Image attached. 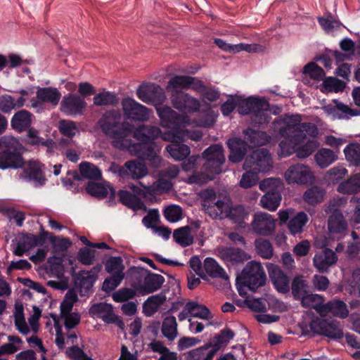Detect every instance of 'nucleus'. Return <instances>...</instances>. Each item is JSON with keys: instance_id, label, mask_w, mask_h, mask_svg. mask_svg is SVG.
<instances>
[{"instance_id": "1", "label": "nucleus", "mask_w": 360, "mask_h": 360, "mask_svg": "<svg viewBox=\"0 0 360 360\" xmlns=\"http://www.w3.org/2000/svg\"><path fill=\"white\" fill-rule=\"evenodd\" d=\"M121 115L112 110L104 113L98 121L99 126L104 134L112 139L113 147L120 150L132 151V148H142L141 144H133L127 139L131 134V125L127 122H120Z\"/></svg>"}, {"instance_id": "2", "label": "nucleus", "mask_w": 360, "mask_h": 360, "mask_svg": "<svg viewBox=\"0 0 360 360\" xmlns=\"http://www.w3.org/2000/svg\"><path fill=\"white\" fill-rule=\"evenodd\" d=\"M156 112L162 127L172 129V131L162 132L159 137L166 141L174 143L181 142V128L190 125L189 117L180 114L168 105L156 107Z\"/></svg>"}, {"instance_id": "3", "label": "nucleus", "mask_w": 360, "mask_h": 360, "mask_svg": "<svg viewBox=\"0 0 360 360\" xmlns=\"http://www.w3.org/2000/svg\"><path fill=\"white\" fill-rule=\"evenodd\" d=\"M273 124L274 129L290 143L294 141L295 136H300L304 132L313 138H316L319 134V129L314 124L302 123V117L297 114L279 117Z\"/></svg>"}, {"instance_id": "4", "label": "nucleus", "mask_w": 360, "mask_h": 360, "mask_svg": "<svg viewBox=\"0 0 360 360\" xmlns=\"http://www.w3.org/2000/svg\"><path fill=\"white\" fill-rule=\"evenodd\" d=\"M202 157L206 159V163L202 169L205 173H195L188 178V181L192 184H204L214 179L215 174L222 172L221 165L225 161L224 150L221 146L216 144L207 148L202 153Z\"/></svg>"}, {"instance_id": "5", "label": "nucleus", "mask_w": 360, "mask_h": 360, "mask_svg": "<svg viewBox=\"0 0 360 360\" xmlns=\"http://www.w3.org/2000/svg\"><path fill=\"white\" fill-rule=\"evenodd\" d=\"M0 169H17L23 166L24 160L20 153L22 146L13 136L0 137Z\"/></svg>"}, {"instance_id": "6", "label": "nucleus", "mask_w": 360, "mask_h": 360, "mask_svg": "<svg viewBox=\"0 0 360 360\" xmlns=\"http://www.w3.org/2000/svg\"><path fill=\"white\" fill-rule=\"evenodd\" d=\"M204 211L212 219H222L227 217L230 199L221 198L212 189H206L200 193Z\"/></svg>"}, {"instance_id": "7", "label": "nucleus", "mask_w": 360, "mask_h": 360, "mask_svg": "<svg viewBox=\"0 0 360 360\" xmlns=\"http://www.w3.org/2000/svg\"><path fill=\"white\" fill-rule=\"evenodd\" d=\"M273 167L272 158L268 150L257 149L248 155L244 161L243 169H251L256 172L266 173Z\"/></svg>"}, {"instance_id": "8", "label": "nucleus", "mask_w": 360, "mask_h": 360, "mask_svg": "<svg viewBox=\"0 0 360 360\" xmlns=\"http://www.w3.org/2000/svg\"><path fill=\"white\" fill-rule=\"evenodd\" d=\"M344 203L342 199L333 200L328 203L326 212L329 211L331 214L328 219V229L330 233L338 235V238H342L347 233V222L345 220L342 212L338 207Z\"/></svg>"}, {"instance_id": "9", "label": "nucleus", "mask_w": 360, "mask_h": 360, "mask_svg": "<svg viewBox=\"0 0 360 360\" xmlns=\"http://www.w3.org/2000/svg\"><path fill=\"white\" fill-rule=\"evenodd\" d=\"M136 96L143 103L155 105H162L167 99L164 89L154 83L140 85L136 89Z\"/></svg>"}, {"instance_id": "10", "label": "nucleus", "mask_w": 360, "mask_h": 360, "mask_svg": "<svg viewBox=\"0 0 360 360\" xmlns=\"http://www.w3.org/2000/svg\"><path fill=\"white\" fill-rule=\"evenodd\" d=\"M245 285L252 291H255L259 287L265 284L266 275L261 264L255 261L247 264L243 271Z\"/></svg>"}, {"instance_id": "11", "label": "nucleus", "mask_w": 360, "mask_h": 360, "mask_svg": "<svg viewBox=\"0 0 360 360\" xmlns=\"http://www.w3.org/2000/svg\"><path fill=\"white\" fill-rule=\"evenodd\" d=\"M124 116L127 119L139 122L149 120L153 112L131 98H125L121 102Z\"/></svg>"}, {"instance_id": "12", "label": "nucleus", "mask_w": 360, "mask_h": 360, "mask_svg": "<svg viewBox=\"0 0 360 360\" xmlns=\"http://www.w3.org/2000/svg\"><path fill=\"white\" fill-rule=\"evenodd\" d=\"M309 328L312 333L332 339H340L343 336L338 322L335 321L317 319L310 323Z\"/></svg>"}, {"instance_id": "13", "label": "nucleus", "mask_w": 360, "mask_h": 360, "mask_svg": "<svg viewBox=\"0 0 360 360\" xmlns=\"http://www.w3.org/2000/svg\"><path fill=\"white\" fill-rule=\"evenodd\" d=\"M192 88L193 89L200 91L205 88L202 82L198 79L185 75H175L172 77L167 83L166 89L171 94L183 92V89Z\"/></svg>"}, {"instance_id": "14", "label": "nucleus", "mask_w": 360, "mask_h": 360, "mask_svg": "<svg viewBox=\"0 0 360 360\" xmlns=\"http://www.w3.org/2000/svg\"><path fill=\"white\" fill-rule=\"evenodd\" d=\"M276 221V219L268 213L256 212L251 222L252 229L257 235L271 236L275 231Z\"/></svg>"}, {"instance_id": "15", "label": "nucleus", "mask_w": 360, "mask_h": 360, "mask_svg": "<svg viewBox=\"0 0 360 360\" xmlns=\"http://www.w3.org/2000/svg\"><path fill=\"white\" fill-rule=\"evenodd\" d=\"M288 184H307L312 182L314 175L309 167L302 164L290 166L285 172Z\"/></svg>"}, {"instance_id": "16", "label": "nucleus", "mask_w": 360, "mask_h": 360, "mask_svg": "<svg viewBox=\"0 0 360 360\" xmlns=\"http://www.w3.org/2000/svg\"><path fill=\"white\" fill-rule=\"evenodd\" d=\"M170 101L172 106L181 112H195L200 108V101L185 92L171 94Z\"/></svg>"}, {"instance_id": "17", "label": "nucleus", "mask_w": 360, "mask_h": 360, "mask_svg": "<svg viewBox=\"0 0 360 360\" xmlns=\"http://www.w3.org/2000/svg\"><path fill=\"white\" fill-rule=\"evenodd\" d=\"M49 233L46 231H42L39 235L32 234L23 235L18 240L13 254L18 257H22L24 253L37 246L43 245Z\"/></svg>"}, {"instance_id": "18", "label": "nucleus", "mask_w": 360, "mask_h": 360, "mask_svg": "<svg viewBox=\"0 0 360 360\" xmlns=\"http://www.w3.org/2000/svg\"><path fill=\"white\" fill-rule=\"evenodd\" d=\"M291 143L295 146V153L299 158L309 157L319 146L315 138L309 136L306 132L300 136H295Z\"/></svg>"}, {"instance_id": "19", "label": "nucleus", "mask_w": 360, "mask_h": 360, "mask_svg": "<svg viewBox=\"0 0 360 360\" xmlns=\"http://www.w3.org/2000/svg\"><path fill=\"white\" fill-rule=\"evenodd\" d=\"M86 103L82 96L68 94L63 97L60 110L68 115L82 114L86 108Z\"/></svg>"}, {"instance_id": "20", "label": "nucleus", "mask_w": 360, "mask_h": 360, "mask_svg": "<svg viewBox=\"0 0 360 360\" xmlns=\"http://www.w3.org/2000/svg\"><path fill=\"white\" fill-rule=\"evenodd\" d=\"M217 255L227 264L243 263L250 258L243 250L231 247H221L217 249Z\"/></svg>"}, {"instance_id": "21", "label": "nucleus", "mask_w": 360, "mask_h": 360, "mask_svg": "<svg viewBox=\"0 0 360 360\" xmlns=\"http://www.w3.org/2000/svg\"><path fill=\"white\" fill-rule=\"evenodd\" d=\"M337 261L338 257L335 252L329 248H325L315 254L313 264L319 273H326Z\"/></svg>"}, {"instance_id": "22", "label": "nucleus", "mask_w": 360, "mask_h": 360, "mask_svg": "<svg viewBox=\"0 0 360 360\" xmlns=\"http://www.w3.org/2000/svg\"><path fill=\"white\" fill-rule=\"evenodd\" d=\"M37 98L31 100V105L36 108L39 105V101L49 103L53 106H56L59 103L61 98V94L56 87H39L36 92Z\"/></svg>"}, {"instance_id": "23", "label": "nucleus", "mask_w": 360, "mask_h": 360, "mask_svg": "<svg viewBox=\"0 0 360 360\" xmlns=\"http://www.w3.org/2000/svg\"><path fill=\"white\" fill-rule=\"evenodd\" d=\"M214 44L222 50L233 53H238L241 51H245L249 53L262 52L264 51V47L263 46L256 44H229L221 39H215Z\"/></svg>"}, {"instance_id": "24", "label": "nucleus", "mask_w": 360, "mask_h": 360, "mask_svg": "<svg viewBox=\"0 0 360 360\" xmlns=\"http://www.w3.org/2000/svg\"><path fill=\"white\" fill-rule=\"evenodd\" d=\"M89 313L101 319L107 323H116L118 319V316L113 311L112 306L104 302L92 305L89 309Z\"/></svg>"}, {"instance_id": "25", "label": "nucleus", "mask_w": 360, "mask_h": 360, "mask_svg": "<svg viewBox=\"0 0 360 360\" xmlns=\"http://www.w3.org/2000/svg\"><path fill=\"white\" fill-rule=\"evenodd\" d=\"M161 129L155 126L141 124L133 131L134 137L143 143H149L158 138Z\"/></svg>"}, {"instance_id": "26", "label": "nucleus", "mask_w": 360, "mask_h": 360, "mask_svg": "<svg viewBox=\"0 0 360 360\" xmlns=\"http://www.w3.org/2000/svg\"><path fill=\"white\" fill-rule=\"evenodd\" d=\"M33 115L25 110H21L14 114L11 120V127L18 132L29 129L33 120Z\"/></svg>"}, {"instance_id": "27", "label": "nucleus", "mask_w": 360, "mask_h": 360, "mask_svg": "<svg viewBox=\"0 0 360 360\" xmlns=\"http://www.w3.org/2000/svg\"><path fill=\"white\" fill-rule=\"evenodd\" d=\"M203 272L205 277L209 276L212 278H221L224 281L229 279V275L225 270L212 257H207L203 262Z\"/></svg>"}, {"instance_id": "28", "label": "nucleus", "mask_w": 360, "mask_h": 360, "mask_svg": "<svg viewBox=\"0 0 360 360\" xmlns=\"http://www.w3.org/2000/svg\"><path fill=\"white\" fill-rule=\"evenodd\" d=\"M102 269L101 264L94 266L90 271H81L78 273L76 282L85 290L90 289L98 278V274Z\"/></svg>"}, {"instance_id": "29", "label": "nucleus", "mask_w": 360, "mask_h": 360, "mask_svg": "<svg viewBox=\"0 0 360 360\" xmlns=\"http://www.w3.org/2000/svg\"><path fill=\"white\" fill-rule=\"evenodd\" d=\"M120 202L127 207L135 212L142 210L146 211V206L139 197V195L131 193L128 191L121 190L118 192Z\"/></svg>"}, {"instance_id": "30", "label": "nucleus", "mask_w": 360, "mask_h": 360, "mask_svg": "<svg viewBox=\"0 0 360 360\" xmlns=\"http://www.w3.org/2000/svg\"><path fill=\"white\" fill-rule=\"evenodd\" d=\"M227 144L231 150V154L229 156V160L234 163L240 162L247 151L246 142L240 139L233 138L229 139Z\"/></svg>"}, {"instance_id": "31", "label": "nucleus", "mask_w": 360, "mask_h": 360, "mask_svg": "<svg viewBox=\"0 0 360 360\" xmlns=\"http://www.w3.org/2000/svg\"><path fill=\"white\" fill-rule=\"evenodd\" d=\"M269 276L276 289L281 292L289 291V280L288 276L277 266H273L269 269Z\"/></svg>"}, {"instance_id": "32", "label": "nucleus", "mask_w": 360, "mask_h": 360, "mask_svg": "<svg viewBox=\"0 0 360 360\" xmlns=\"http://www.w3.org/2000/svg\"><path fill=\"white\" fill-rule=\"evenodd\" d=\"M267 108V101L264 98L250 97L240 102L238 111L240 115L253 114L255 109Z\"/></svg>"}, {"instance_id": "33", "label": "nucleus", "mask_w": 360, "mask_h": 360, "mask_svg": "<svg viewBox=\"0 0 360 360\" xmlns=\"http://www.w3.org/2000/svg\"><path fill=\"white\" fill-rule=\"evenodd\" d=\"M124 166L127 168L128 177L132 179H142L148 173L146 164L137 160L127 161Z\"/></svg>"}, {"instance_id": "34", "label": "nucleus", "mask_w": 360, "mask_h": 360, "mask_svg": "<svg viewBox=\"0 0 360 360\" xmlns=\"http://www.w3.org/2000/svg\"><path fill=\"white\" fill-rule=\"evenodd\" d=\"M314 160L319 167L324 169L338 160V153L330 148H322L314 155Z\"/></svg>"}, {"instance_id": "35", "label": "nucleus", "mask_w": 360, "mask_h": 360, "mask_svg": "<svg viewBox=\"0 0 360 360\" xmlns=\"http://www.w3.org/2000/svg\"><path fill=\"white\" fill-rule=\"evenodd\" d=\"M161 333L168 341L173 342L178 336V324L174 316H166L162 323Z\"/></svg>"}, {"instance_id": "36", "label": "nucleus", "mask_w": 360, "mask_h": 360, "mask_svg": "<svg viewBox=\"0 0 360 360\" xmlns=\"http://www.w3.org/2000/svg\"><path fill=\"white\" fill-rule=\"evenodd\" d=\"M337 191L343 194L352 195L360 191V173L352 175L339 184Z\"/></svg>"}, {"instance_id": "37", "label": "nucleus", "mask_w": 360, "mask_h": 360, "mask_svg": "<svg viewBox=\"0 0 360 360\" xmlns=\"http://www.w3.org/2000/svg\"><path fill=\"white\" fill-rule=\"evenodd\" d=\"M310 291L308 281L302 275L294 277L291 283L292 295L296 300H300Z\"/></svg>"}, {"instance_id": "38", "label": "nucleus", "mask_w": 360, "mask_h": 360, "mask_svg": "<svg viewBox=\"0 0 360 360\" xmlns=\"http://www.w3.org/2000/svg\"><path fill=\"white\" fill-rule=\"evenodd\" d=\"M172 186L173 184L171 181L165 177L159 176V179L153 184L148 186L146 188V192L148 193V200H151L155 195L169 191Z\"/></svg>"}, {"instance_id": "39", "label": "nucleus", "mask_w": 360, "mask_h": 360, "mask_svg": "<svg viewBox=\"0 0 360 360\" xmlns=\"http://www.w3.org/2000/svg\"><path fill=\"white\" fill-rule=\"evenodd\" d=\"M87 193L97 198H104L110 193L115 195V190L108 185L89 181L86 187Z\"/></svg>"}, {"instance_id": "40", "label": "nucleus", "mask_w": 360, "mask_h": 360, "mask_svg": "<svg viewBox=\"0 0 360 360\" xmlns=\"http://www.w3.org/2000/svg\"><path fill=\"white\" fill-rule=\"evenodd\" d=\"M166 300L164 294L160 293L148 297L143 306V313L146 316H153Z\"/></svg>"}, {"instance_id": "41", "label": "nucleus", "mask_w": 360, "mask_h": 360, "mask_svg": "<svg viewBox=\"0 0 360 360\" xmlns=\"http://www.w3.org/2000/svg\"><path fill=\"white\" fill-rule=\"evenodd\" d=\"M165 281L162 276L159 274H148L145 277L144 283L141 288L144 294L153 292L160 288Z\"/></svg>"}, {"instance_id": "42", "label": "nucleus", "mask_w": 360, "mask_h": 360, "mask_svg": "<svg viewBox=\"0 0 360 360\" xmlns=\"http://www.w3.org/2000/svg\"><path fill=\"white\" fill-rule=\"evenodd\" d=\"M343 152L346 161L350 165L354 167L360 165V143L352 142L347 144Z\"/></svg>"}, {"instance_id": "43", "label": "nucleus", "mask_w": 360, "mask_h": 360, "mask_svg": "<svg viewBox=\"0 0 360 360\" xmlns=\"http://www.w3.org/2000/svg\"><path fill=\"white\" fill-rule=\"evenodd\" d=\"M283 183L280 178H267L262 180L259 188L265 193H281L283 189Z\"/></svg>"}, {"instance_id": "44", "label": "nucleus", "mask_w": 360, "mask_h": 360, "mask_svg": "<svg viewBox=\"0 0 360 360\" xmlns=\"http://www.w3.org/2000/svg\"><path fill=\"white\" fill-rule=\"evenodd\" d=\"M244 134L248 141L253 146H262L269 142L271 136L267 135L265 131H256L252 129H248L244 131Z\"/></svg>"}, {"instance_id": "45", "label": "nucleus", "mask_w": 360, "mask_h": 360, "mask_svg": "<svg viewBox=\"0 0 360 360\" xmlns=\"http://www.w3.org/2000/svg\"><path fill=\"white\" fill-rule=\"evenodd\" d=\"M166 150L176 161L186 159L191 153L190 148L185 144L172 143L166 147Z\"/></svg>"}, {"instance_id": "46", "label": "nucleus", "mask_w": 360, "mask_h": 360, "mask_svg": "<svg viewBox=\"0 0 360 360\" xmlns=\"http://www.w3.org/2000/svg\"><path fill=\"white\" fill-rule=\"evenodd\" d=\"M235 336V333L229 328H224L213 337L214 342V349H211V352H214L216 354L219 349L225 347L231 340Z\"/></svg>"}, {"instance_id": "47", "label": "nucleus", "mask_w": 360, "mask_h": 360, "mask_svg": "<svg viewBox=\"0 0 360 360\" xmlns=\"http://www.w3.org/2000/svg\"><path fill=\"white\" fill-rule=\"evenodd\" d=\"M308 219L306 213L303 212H298L294 217L290 219L288 224V228L290 232L292 235L302 233Z\"/></svg>"}, {"instance_id": "48", "label": "nucleus", "mask_w": 360, "mask_h": 360, "mask_svg": "<svg viewBox=\"0 0 360 360\" xmlns=\"http://www.w3.org/2000/svg\"><path fill=\"white\" fill-rule=\"evenodd\" d=\"M173 238L177 243L183 247L188 246L193 242L191 229L188 226L176 229L173 233Z\"/></svg>"}, {"instance_id": "49", "label": "nucleus", "mask_w": 360, "mask_h": 360, "mask_svg": "<svg viewBox=\"0 0 360 360\" xmlns=\"http://www.w3.org/2000/svg\"><path fill=\"white\" fill-rule=\"evenodd\" d=\"M14 323L17 330L22 335H27L30 333V328L27 326L23 313V306L16 304L14 311Z\"/></svg>"}, {"instance_id": "50", "label": "nucleus", "mask_w": 360, "mask_h": 360, "mask_svg": "<svg viewBox=\"0 0 360 360\" xmlns=\"http://www.w3.org/2000/svg\"><path fill=\"white\" fill-rule=\"evenodd\" d=\"M281 193H265L260 199V205L269 211H275L281 201Z\"/></svg>"}, {"instance_id": "51", "label": "nucleus", "mask_w": 360, "mask_h": 360, "mask_svg": "<svg viewBox=\"0 0 360 360\" xmlns=\"http://www.w3.org/2000/svg\"><path fill=\"white\" fill-rule=\"evenodd\" d=\"M257 253L265 259H271L274 255V249L269 240L258 238L255 241Z\"/></svg>"}, {"instance_id": "52", "label": "nucleus", "mask_w": 360, "mask_h": 360, "mask_svg": "<svg viewBox=\"0 0 360 360\" xmlns=\"http://www.w3.org/2000/svg\"><path fill=\"white\" fill-rule=\"evenodd\" d=\"M93 100L94 104L96 106L115 105L118 103L116 94L107 91L96 94Z\"/></svg>"}, {"instance_id": "53", "label": "nucleus", "mask_w": 360, "mask_h": 360, "mask_svg": "<svg viewBox=\"0 0 360 360\" xmlns=\"http://www.w3.org/2000/svg\"><path fill=\"white\" fill-rule=\"evenodd\" d=\"M325 191L318 186H313L307 189L304 193L303 198L310 205H315L323 200Z\"/></svg>"}, {"instance_id": "54", "label": "nucleus", "mask_w": 360, "mask_h": 360, "mask_svg": "<svg viewBox=\"0 0 360 360\" xmlns=\"http://www.w3.org/2000/svg\"><path fill=\"white\" fill-rule=\"evenodd\" d=\"M185 309L192 317L200 318L202 319H208L210 315L209 309L204 305L199 304L197 302H188L186 305Z\"/></svg>"}, {"instance_id": "55", "label": "nucleus", "mask_w": 360, "mask_h": 360, "mask_svg": "<svg viewBox=\"0 0 360 360\" xmlns=\"http://www.w3.org/2000/svg\"><path fill=\"white\" fill-rule=\"evenodd\" d=\"M26 172L28 174L30 179L37 181L40 185H42L46 179L42 174L41 165L37 161H29L26 168Z\"/></svg>"}, {"instance_id": "56", "label": "nucleus", "mask_w": 360, "mask_h": 360, "mask_svg": "<svg viewBox=\"0 0 360 360\" xmlns=\"http://www.w3.org/2000/svg\"><path fill=\"white\" fill-rule=\"evenodd\" d=\"M79 172L81 175L86 179L98 180L101 178V170L89 162H82L79 165Z\"/></svg>"}, {"instance_id": "57", "label": "nucleus", "mask_w": 360, "mask_h": 360, "mask_svg": "<svg viewBox=\"0 0 360 360\" xmlns=\"http://www.w3.org/2000/svg\"><path fill=\"white\" fill-rule=\"evenodd\" d=\"M258 108V110L255 109L253 114L251 115L252 123L259 126L267 124L271 119V117L268 112L269 103L267 102V108L265 109H260V108Z\"/></svg>"}, {"instance_id": "58", "label": "nucleus", "mask_w": 360, "mask_h": 360, "mask_svg": "<svg viewBox=\"0 0 360 360\" xmlns=\"http://www.w3.org/2000/svg\"><path fill=\"white\" fill-rule=\"evenodd\" d=\"M105 269L112 275L124 274L123 272L124 266L120 257H112L105 264Z\"/></svg>"}, {"instance_id": "59", "label": "nucleus", "mask_w": 360, "mask_h": 360, "mask_svg": "<svg viewBox=\"0 0 360 360\" xmlns=\"http://www.w3.org/2000/svg\"><path fill=\"white\" fill-rule=\"evenodd\" d=\"M245 170V172L242 175L239 181V186L243 188H249L257 184L259 176L258 174L251 169Z\"/></svg>"}, {"instance_id": "60", "label": "nucleus", "mask_w": 360, "mask_h": 360, "mask_svg": "<svg viewBox=\"0 0 360 360\" xmlns=\"http://www.w3.org/2000/svg\"><path fill=\"white\" fill-rule=\"evenodd\" d=\"M165 217L170 222H176L182 219L183 210L176 205H171L164 210Z\"/></svg>"}, {"instance_id": "61", "label": "nucleus", "mask_w": 360, "mask_h": 360, "mask_svg": "<svg viewBox=\"0 0 360 360\" xmlns=\"http://www.w3.org/2000/svg\"><path fill=\"white\" fill-rule=\"evenodd\" d=\"M347 172L348 171L345 167L338 166L330 169L326 173V176L330 182L336 184L343 179L347 174Z\"/></svg>"}, {"instance_id": "62", "label": "nucleus", "mask_w": 360, "mask_h": 360, "mask_svg": "<svg viewBox=\"0 0 360 360\" xmlns=\"http://www.w3.org/2000/svg\"><path fill=\"white\" fill-rule=\"evenodd\" d=\"M136 295V290L134 288H123L112 294V299L117 302H124L133 299Z\"/></svg>"}, {"instance_id": "63", "label": "nucleus", "mask_w": 360, "mask_h": 360, "mask_svg": "<svg viewBox=\"0 0 360 360\" xmlns=\"http://www.w3.org/2000/svg\"><path fill=\"white\" fill-rule=\"evenodd\" d=\"M299 300H301V304L306 308H314L315 309L318 304L323 302V297L311 292V290L308 292L304 296L302 297Z\"/></svg>"}, {"instance_id": "64", "label": "nucleus", "mask_w": 360, "mask_h": 360, "mask_svg": "<svg viewBox=\"0 0 360 360\" xmlns=\"http://www.w3.org/2000/svg\"><path fill=\"white\" fill-rule=\"evenodd\" d=\"M303 72L308 74L311 79L318 81L322 80L325 76L323 68L314 63H310L305 65Z\"/></svg>"}]
</instances>
